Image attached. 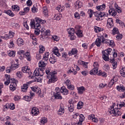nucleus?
Listing matches in <instances>:
<instances>
[{
  "mask_svg": "<svg viewBox=\"0 0 125 125\" xmlns=\"http://www.w3.org/2000/svg\"><path fill=\"white\" fill-rule=\"evenodd\" d=\"M122 38H123V35L122 34H118L116 36V39H117V40H119V41H120V40L122 39Z\"/></svg>",
  "mask_w": 125,
  "mask_h": 125,
  "instance_id": "nucleus-64",
  "label": "nucleus"
},
{
  "mask_svg": "<svg viewBox=\"0 0 125 125\" xmlns=\"http://www.w3.org/2000/svg\"><path fill=\"white\" fill-rule=\"evenodd\" d=\"M74 16L75 18L77 19H80V18H81V15H80L78 12H76L74 14Z\"/></svg>",
  "mask_w": 125,
  "mask_h": 125,
  "instance_id": "nucleus-57",
  "label": "nucleus"
},
{
  "mask_svg": "<svg viewBox=\"0 0 125 125\" xmlns=\"http://www.w3.org/2000/svg\"><path fill=\"white\" fill-rule=\"evenodd\" d=\"M5 77H6V79L7 81L4 82L5 85H8L9 83H10V75H9L8 74H6L5 75Z\"/></svg>",
  "mask_w": 125,
  "mask_h": 125,
  "instance_id": "nucleus-20",
  "label": "nucleus"
},
{
  "mask_svg": "<svg viewBox=\"0 0 125 125\" xmlns=\"http://www.w3.org/2000/svg\"><path fill=\"white\" fill-rule=\"evenodd\" d=\"M110 63H112V68L114 70L117 68V66H118V63L117 62L115 61V60L113 59H110Z\"/></svg>",
  "mask_w": 125,
  "mask_h": 125,
  "instance_id": "nucleus-15",
  "label": "nucleus"
},
{
  "mask_svg": "<svg viewBox=\"0 0 125 125\" xmlns=\"http://www.w3.org/2000/svg\"><path fill=\"white\" fill-rule=\"evenodd\" d=\"M111 109L109 110V112L110 114H114L115 116L118 117V116H121L122 115V112L120 111H116L117 110V108L114 109V107H111Z\"/></svg>",
  "mask_w": 125,
  "mask_h": 125,
  "instance_id": "nucleus-7",
  "label": "nucleus"
},
{
  "mask_svg": "<svg viewBox=\"0 0 125 125\" xmlns=\"http://www.w3.org/2000/svg\"><path fill=\"white\" fill-rule=\"evenodd\" d=\"M115 80H114V78L111 80V81L108 83V87H112L113 86V85L115 83Z\"/></svg>",
  "mask_w": 125,
  "mask_h": 125,
  "instance_id": "nucleus-45",
  "label": "nucleus"
},
{
  "mask_svg": "<svg viewBox=\"0 0 125 125\" xmlns=\"http://www.w3.org/2000/svg\"><path fill=\"white\" fill-rule=\"evenodd\" d=\"M117 89L119 90V91H125V87L123 86H117Z\"/></svg>",
  "mask_w": 125,
  "mask_h": 125,
  "instance_id": "nucleus-43",
  "label": "nucleus"
},
{
  "mask_svg": "<svg viewBox=\"0 0 125 125\" xmlns=\"http://www.w3.org/2000/svg\"><path fill=\"white\" fill-rule=\"evenodd\" d=\"M10 82L11 83H16V84H17V83H18V81L15 80V79L14 78H10Z\"/></svg>",
  "mask_w": 125,
  "mask_h": 125,
  "instance_id": "nucleus-44",
  "label": "nucleus"
},
{
  "mask_svg": "<svg viewBox=\"0 0 125 125\" xmlns=\"http://www.w3.org/2000/svg\"><path fill=\"white\" fill-rule=\"evenodd\" d=\"M98 73V68H94L90 71V75H96Z\"/></svg>",
  "mask_w": 125,
  "mask_h": 125,
  "instance_id": "nucleus-23",
  "label": "nucleus"
},
{
  "mask_svg": "<svg viewBox=\"0 0 125 125\" xmlns=\"http://www.w3.org/2000/svg\"><path fill=\"white\" fill-rule=\"evenodd\" d=\"M13 11H19L20 10V7L17 5H15L12 6Z\"/></svg>",
  "mask_w": 125,
  "mask_h": 125,
  "instance_id": "nucleus-29",
  "label": "nucleus"
},
{
  "mask_svg": "<svg viewBox=\"0 0 125 125\" xmlns=\"http://www.w3.org/2000/svg\"><path fill=\"white\" fill-rule=\"evenodd\" d=\"M0 39H3L4 40H8V39H9V37H8V35L6 34L3 36H0Z\"/></svg>",
  "mask_w": 125,
  "mask_h": 125,
  "instance_id": "nucleus-56",
  "label": "nucleus"
},
{
  "mask_svg": "<svg viewBox=\"0 0 125 125\" xmlns=\"http://www.w3.org/2000/svg\"><path fill=\"white\" fill-rule=\"evenodd\" d=\"M81 26L79 25H76L75 27L74 32H78V31H81L80 29H81Z\"/></svg>",
  "mask_w": 125,
  "mask_h": 125,
  "instance_id": "nucleus-55",
  "label": "nucleus"
},
{
  "mask_svg": "<svg viewBox=\"0 0 125 125\" xmlns=\"http://www.w3.org/2000/svg\"><path fill=\"white\" fill-rule=\"evenodd\" d=\"M25 56L26 57V59L28 61H31L32 59H31V55H30V53L26 52L25 53Z\"/></svg>",
  "mask_w": 125,
  "mask_h": 125,
  "instance_id": "nucleus-33",
  "label": "nucleus"
},
{
  "mask_svg": "<svg viewBox=\"0 0 125 125\" xmlns=\"http://www.w3.org/2000/svg\"><path fill=\"white\" fill-rule=\"evenodd\" d=\"M9 108L11 110H14V109H15V106L13 104H11L9 106Z\"/></svg>",
  "mask_w": 125,
  "mask_h": 125,
  "instance_id": "nucleus-63",
  "label": "nucleus"
},
{
  "mask_svg": "<svg viewBox=\"0 0 125 125\" xmlns=\"http://www.w3.org/2000/svg\"><path fill=\"white\" fill-rule=\"evenodd\" d=\"M21 91L26 92V91H27V89H28V84H24L23 86H21Z\"/></svg>",
  "mask_w": 125,
  "mask_h": 125,
  "instance_id": "nucleus-26",
  "label": "nucleus"
},
{
  "mask_svg": "<svg viewBox=\"0 0 125 125\" xmlns=\"http://www.w3.org/2000/svg\"><path fill=\"white\" fill-rule=\"evenodd\" d=\"M69 35H74L75 34V29L74 28H69L67 29Z\"/></svg>",
  "mask_w": 125,
  "mask_h": 125,
  "instance_id": "nucleus-34",
  "label": "nucleus"
},
{
  "mask_svg": "<svg viewBox=\"0 0 125 125\" xmlns=\"http://www.w3.org/2000/svg\"><path fill=\"white\" fill-rule=\"evenodd\" d=\"M26 4L28 6H31L32 5V4H33V3L32 2V0H28L27 2H26Z\"/></svg>",
  "mask_w": 125,
  "mask_h": 125,
  "instance_id": "nucleus-61",
  "label": "nucleus"
},
{
  "mask_svg": "<svg viewBox=\"0 0 125 125\" xmlns=\"http://www.w3.org/2000/svg\"><path fill=\"white\" fill-rule=\"evenodd\" d=\"M74 104L72 103L69 104L68 105V110L69 112H73L74 111Z\"/></svg>",
  "mask_w": 125,
  "mask_h": 125,
  "instance_id": "nucleus-31",
  "label": "nucleus"
},
{
  "mask_svg": "<svg viewBox=\"0 0 125 125\" xmlns=\"http://www.w3.org/2000/svg\"><path fill=\"white\" fill-rule=\"evenodd\" d=\"M101 39L102 43H105V44H107V45H114V41L105 39L104 36H101Z\"/></svg>",
  "mask_w": 125,
  "mask_h": 125,
  "instance_id": "nucleus-6",
  "label": "nucleus"
},
{
  "mask_svg": "<svg viewBox=\"0 0 125 125\" xmlns=\"http://www.w3.org/2000/svg\"><path fill=\"white\" fill-rule=\"evenodd\" d=\"M4 13H6V14H7L8 15H9V16H11L12 17H13L14 16V14L11 11V10H9L7 11H4Z\"/></svg>",
  "mask_w": 125,
  "mask_h": 125,
  "instance_id": "nucleus-32",
  "label": "nucleus"
},
{
  "mask_svg": "<svg viewBox=\"0 0 125 125\" xmlns=\"http://www.w3.org/2000/svg\"><path fill=\"white\" fill-rule=\"evenodd\" d=\"M46 65H47V62L43 61H40L39 62V67L41 68H44Z\"/></svg>",
  "mask_w": 125,
  "mask_h": 125,
  "instance_id": "nucleus-16",
  "label": "nucleus"
},
{
  "mask_svg": "<svg viewBox=\"0 0 125 125\" xmlns=\"http://www.w3.org/2000/svg\"><path fill=\"white\" fill-rule=\"evenodd\" d=\"M120 73L122 77L125 78V70H124V68H122L121 70L120 71Z\"/></svg>",
  "mask_w": 125,
  "mask_h": 125,
  "instance_id": "nucleus-46",
  "label": "nucleus"
},
{
  "mask_svg": "<svg viewBox=\"0 0 125 125\" xmlns=\"http://www.w3.org/2000/svg\"><path fill=\"white\" fill-rule=\"evenodd\" d=\"M45 73L46 74V78L48 79L47 83L48 84L50 83H54L56 82H57V77L55 76L57 74L56 71H54L50 72L49 68H47L45 70Z\"/></svg>",
  "mask_w": 125,
  "mask_h": 125,
  "instance_id": "nucleus-2",
  "label": "nucleus"
},
{
  "mask_svg": "<svg viewBox=\"0 0 125 125\" xmlns=\"http://www.w3.org/2000/svg\"><path fill=\"white\" fill-rule=\"evenodd\" d=\"M64 112L65 110H64V108L61 106L58 111V115H60L61 116L62 115H63V114H64Z\"/></svg>",
  "mask_w": 125,
  "mask_h": 125,
  "instance_id": "nucleus-27",
  "label": "nucleus"
},
{
  "mask_svg": "<svg viewBox=\"0 0 125 125\" xmlns=\"http://www.w3.org/2000/svg\"><path fill=\"white\" fill-rule=\"evenodd\" d=\"M57 61V59H56V58L54 56L50 57L49 59V62L52 64H54V63H55V62H56Z\"/></svg>",
  "mask_w": 125,
  "mask_h": 125,
  "instance_id": "nucleus-28",
  "label": "nucleus"
},
{
  "mask_svg": "<svg viewBox=\"0 0 125 125\" xmlns=\"http://www.w3.org/2000/svg\"><path fill=\"white\" fill-rule=\"evenodd\" d=\"M78 90L79 94H83V91H85V88L83 86H81L78 88Z\"/></svg>",
  "mask_w": 125,
  "mask_h": 125,
  "instance_id": "nucleus-22",
  "label": "nucleus"
},
{
  "mask_svg": "<svg viewBox=\"0 0 125 125\" xmlns=\"http://www.w3.org/2000/svg\"><path fill=\"white\" fill-rule=\"evenodd\" d=\"M31 114L33 116H38L40 114V110L37 107H33L31 109Z\"/></svg>",
  "mask_w": 125,
  "mask_h": 125,
  "instance_id": "nucleus-9",
  "label": "nucleus"
},
{
  "mask_svg": "<svg viewBox=\"0 0 125 125\" xmlns=\"http://www.w3.org/2000/svg\"><path fill=\"white\" fill-rule=\"evenodd\" d=\"M95 32L96 33H99V32H101V31H103V28H101L100 27H98L97 26L95 27L94 28Z\"/></svg>",
  "mask_w": 125,
  "mask_h": 125,
  "instance_id": "nucleus-40",
  "label": "nucleus"
},
{
  "mask_svg": "<svg viewBox=\"0 0 125 125\" xmlns=\"http://www.w3.org/2000/svg\"><path fill=\"white\" fill-rule=\"evenodd\" d=\"M108 12L109 14L112 15V16H116V15H117V12H116L115 11H113V9L109 10Z\"/></svg>",
  "mask_w": 125,
  "mask_h": 125,
  "instance_id": "nucleus-38",
  "label": "nucleus"
},
{
  "mask_svg": "<svg viewBox=\"0 0 125 125\" xmlns=\"http://www.w3.org/2000/svg\"><path fill=\"white\" fill-rule=\"evenodd\" d=\"M103 58L104 61H109V55L112 54V48H109L107 49L102 52Z\"/></svg>",
  "mask_w": 125,
  "mask_h": 125,
  "instance_id": "nucleus-3",
  "label": "nucleus"
},
{
  "mask_svg": "<svg viewBox=\"0 0 125 125\" xmlns=\"http://www.w3.org/2000/svg\"><path fill=\"white\" fill-rule=\"evenodd\" d=\"M19 24L17 23H13V27H14V28H16V29H18V28H19Z\"/></svg>",
  "mask_w": 125,
  "mask_h": 125,
  "instance_id": "nucleus-60",
  "label": "nucleus"
},
{
  "mask_svg": "<svg viewBox=\"0 0 125 125\" xmlns=\"http://www.w3.org/2000/svg\"><path fill=\"white\" fill-rule=\"evenodd\" d=\"M10 45H9V47L10 48H11L12 47H14V43H13V41H10Z\"/></svg>",
  "mask_w": 125,
  "mask_h": 125,
  "instance_id": "nucleus-62",
  "label": "nucleus"
},
{
  "mask_svg": "<svg viewBox=\"0 0 125 125\" xmlns=\"http://www.w3.org/2000/svg\"><path fill=\"white\" fill-rule=\"evenodd\" d=\"M54 97H55V99H59L60 100H61L62 98L60 92H57L55 93L54 94Z\"/></svg>",
  "mask_w": 125,
  "mask_h": 125,
  "instance_id": "nucleus-13",
  "label": "nucleus"
},
{
  "mask_svg": "<svg viewBox=\"0 0 125 125\" xmlns=\"http://www.w3.org/2000/svg\"><path fill=\"white\" fill-rule=\"evenodd\" d=\"M95 16H97V18L96 19V20H103V19H102L103 17H105V16H107L108 15L107 13H104V12H100V13L96 15V13H95Z\"/></svg>",
  "mask_w": 125,
  "mask_h": 125,
  "instance_id": "nucleus-8",
  "label": "nucleus"
},
{
  "mask_svg": "<svg viewBox=\"0 0 125 125\" xmlns=\"http://www.w3.org/2000/svg\"><path fill=\"white\" fill-rule=\"evenodd\" d=\"M50 31L49 30H47L44 32L43 39H47L49 34H50Z\"/></svg>",
  "mask_w": 125,
  "mask_h": 125,
  "instance_id": "nucleus-35",
  "label": "nucleus"
},
{
  "mask_svg": "<svg viewBox=\"0 0 125 125\" xmlns=\"http://www.w3.org/2000/svg\"><path fill=\"white\" fill-rule=\"evenodd\" d=\"M20 96L15 95L14 98V100H15V101H19V100H20Z\"/></svg>",
  "mask_w": 125,
  "mask_h": 125,
  "instance_id": "nucleus-59",
  "label": "nucleus"
},
{
  "mask_svg": "<svg viewBox=\"0 0 125 125\" xmlns=\"http://www.w3.org/2000/svg\"><path fill=\"white\" fill-rule=\"evenodd\" d=\"M32 12L33 13H36V12H38V8H36V7H33L32 8Z\"/></svg>",
  "mask_w": 125,
  "mask_h": 125,
  "instance_id": "nucleus-58",
  "label": "nucleus"
},
{
  "mask_svg": "<svg viewBox=\"0 0 125 125\" xmlns=\"http://www.w3.org/2000/svg\"><path fill=\"white\" fill-rule=\"evenodd\" d=\"M88 13L89 14V16L90 18H91L92 17V14L93 13V11L91 9H89L88 11Z\"/></svg>",
  "mask_w": 125,
  "mask_h": 125,
  "instance_id": "nucleus-51",
  "label": "nucleus"
},
{
  "mask_svg": "<svg viewBox=\"0 0 125 125\" xmlns=\"http://www.w3.org/2000/svg\"><path fill=\"white\" fill-rule=\"evenodd\" d=\"M77 53H78V50H77V49L75 48L72 49L70 52H68L69 55H75L77 54Z\"/></svg>",
  "mask_w": 125,
  "mask_h": 125,
  "instance_id": "nucleus-24",
  "label": "nucleus"
},
{
  "mask_svg": "<svg viewBox=\"0 0 125 125\" xmlns=\"http://www.w3.org/2000/svg\"><path fill=\"white\" fill-rule=\"evenodd\" d=\"M76 34L79 38L83 37V31L82 30H78L77 32H76Z\"/></svg>",
  "mask_w": 125,
  "mask_h": 125,
  "instance_id": "nucleus-42",
  "label": "nucleus"
},
{
  "mask_svg": "<svg viewBox=\"0 0 125 125\" xmlns=\"http://www.w3.org/2000/svg\"><path fill=\"white\" fill-rule=\"evenodd\" d=\"M43 12L45 15H47V8L46 7H43Z\"/></svg>",
  "mask_w": 125,
  "mask_h": 125,
  "instance_id": "nucleus-54",
  "label": "nucleus"
},
{
  "mask_svg": "<svg viewBox=\"0 0 125 125\" xmlns=\"http://www.w3.org/2000/svg\"><path fill=\"white\" fill-rule=\"evenodd\" d=\"M84 120V116L83 114H81L79 118V122H78L77 125H83V122Z\"/></svg>",
  "mask_w": 125,
  "mask_h": 125,
  "instance_id": "nucleus-19",
  "label": "nucleus"
},
{
  "mask_svg": "<svg viewBox=\"0 0 125 125\" xmlns=\"http://www.w3.org/2000/svg\"><path fill=\"white\" fill-rule=\"evenodd\" d=\"M16 86H17V84H16V83H11L9 86L10 90L12 91L16 90Z\"/></svg>",
  "mask_w": 125,
  "mask_h": 125,
  "instance_id": "nucleus-17",
  "label": "nucleus"
},
{
  "mask_svg": "<svg viewBox=\"0 0 125 125\" xmlns=\"http://www.w3.org/2000/svg\"><path fill=\"white\" fill-rule=\"evenodd\" d=\"M107 26L108 28H112L114 26V22L112 18H109L107 20Z\"/></svg>",
  "mask_w": 125,
  "mask_h": 125,
  "instance_id": "nucleus-11",
  "label": "nucleus"
},
{
  "mask_svg": "<svg viewBox=\"0 0 125 125\" xmlns=\"http://www.w3.org/2000/svg\"><path fill=\"white\" fill-rule=\"evenodd\" d=\"M46 22L45 21L42 20L40 18H36L34 20H31L30 26L31 28L35 29L34 35L35 36H39L40 33H41V30H40L41 24L42 25L45 24Z\"/></svg>",
  "mask_w": 125,
  "mask_h": 125,
  "instance_id": "nucleus-1",
  "label": "nucleus"
},
{
  "mask_svg": "<svg viewBox=\"0 0 125 125\" xmlns=\"http://www.w3.org/2000/svg\"><path fill=\"white\" fill-rule=\"evenodd\" d=\"M53 52L55 55H56L58 57L60 56V53H59V51L58 50V48L57 47H54L53 49Z\"/></svg>",
  "mask_w": 125,
  "mask_h": 125,
  "instance_id": "nucleus-14",
  "label": "nucleus"
},
{
  "mask_svg": "<svg viewBox=\"0 0 125 125\" xmlns=\"http://www.w3.org/2000/svg\"><path fill=\"white\" fill-rule=\"evenodd\" d=\"M42 71H44V68H37L35 69L33 74L35 75V77H38L39 76L42 77V76H43V73L42 74Z\"/></svg>",
  "mask_w": 125,
  "mask_h": 125,
  "instance_id": "nucleus-4",
  "label": "nucleus"
},
{
  "mask_svg": "<svg viewBox=\"0 0 125 125\" xmlns=\"http://www.w3.org/2000/svg\"><path fill=\"white\" fill-rule=\"evenodd\" d=\"M101 40H102V39L101 38V37L100 38H98L96 40L95 44L98 47L100 46V45H101V42H102V41H101Z\"/></svg>",
  "mask_w": 125,
  "mask_h": 125,
  "instance_id": "nucleus-21",
  "label": "nucleus"
},
{
  "mask_svg": "<svg viewBox=\"0 0 125 125\" xmlns=\"http://www.w3.org/2000/svg\"><path fill=\"white\" fill-rule=\"evenodd\" d=\"M21 71L23 72V73H27V74L29 75V78H31V79H36V78H37L35 76H31L32 75V72H31V70H30V69L28 68V66H27L22 67Z\"/></svg>",
  "mask_w": 125,
  "mask_h": 125,
  "instance_id": "nucleus-5",
  "label": "nucleus"
},
{
  "mask_svg": "<svg viewBox=\"0 0 125 125\" xmlns=\"http://www.w3.org/2000/svg\"><path fill=\"white\" fill-rule=\"evenodd\" d=\"M61 93H63V95H67L69 94V90L66 88L65 86H62L60 90Z\"/></svg>",
  "mask_w": 125,
  "mask_h": 125,
  "instance_id": "nucleus-10",
  "label": "nucleus"
},
{
  "mask_svg": "<svg viewBox=\"0 0 125 125\" xmlns=\"http://www.w3.org/2000/svg\"><path fill=\"white\" fill-rule=\"evenodd\" d=\"M18 68V65L17 64H12L11 67H10V69L11 70H16V69H17Z\"/></svg>",
  "mask_w": 125,
  "mask_h": 125,
  "instance_id": "nucleus-47",
  "label": "nucleus"
},
{
  "mask_svg": "<svg viewBox=\"0 0 125 125\" xmlns=\"http://www.w3.org/2000/svg\"><path fill=\"white\" fill-rule=\"evenodd\" d=\"M40 123L41 125H43L44 124H46V123H47V120H46V118H42L41 119Z\"/></svg>",
  "mask_w": 125,
  "mask_h": 125,
  "instance_id": "nucleus-41",
  "label": "nucleus"
},
{
  "mask_svg": "<svg viewBox=\"0 0 125 125\" xmlns=\"http://www.w3.org/2000/svg\"><path fill=\"white\" fill-rule=\"evenodd\" d=\"M105 7H106V4L105 3H104L102 5L96 6V8L99 11H103V10H105Z\"/></svg>",
  "mask_w": 125,
  "mask_h": 125,
  "instance_id": "nucleus-12",
  "label": "nucleus"
},
{
  "mask_svg": "<svg viewBox=\"0 0 125 125\" xmlns=\"http://www.w3.org/2000/svg\"><path fill=\"white\" fill-rule=\"evenodd\" d=\"M24 99L25 100V101H31V99H32V98H31V97H29V96H24Z\"/></svg>",
  "mask_w": 125,
  "mask_h": 125,
  "instance_id": "nucleus-53",
  "label": "nucleus"
},
{
  "mask_svg": "<svg viewBox=\"0 0 125 125\" xmlns=\"http://www.w3.org/2000/svg\"><path fill=\"white\" fill-rule=\"evenodd\" d=\"M67 88L70 90H74V89H75V87L74 86V85L70 84V85L67 86Z\"/></svg>",
  "mask_w": 125,
  "mask_h": 125,
  "instance_id": "nucleus-52",
  "label": "nucleus"
},
{
  "mask_svg": "<svg viewBox=\"0 0 125 125\" xmlns=\"http://www.w3.org/2000/svg\"><path fill=\"white\" fill-rule=\"evenodd\" d=\"M115 7L116 8V9L118 13H122V9H121V7H119L118 4H115Z\"/></svg>",
  "mask_w": 125,
  "mask_h": 125,
  "instance_id": "nucleus-39",
  "label": "nucleus"
},
{
  "mask_svg": "<svg viewBox=\"0 0 125 125\" xmlns=\"http://www.w3.org/2000/svg\"><path fill=\"white\" fill-rule=\"evenodd\" d=\"M75 5L77 8H81V7H82V5L81 4V2L79 0L76 1L75 2Z\"/></svg>",
  "mask_w": 125,
  "mask_h": 125,
  "instance_id": "nucleus-36",
  "label": "nucleus"
},
{
  "mask_svg": "<svg viewBox=\"0 0 125 125\" xmlns=\"http://www.w3.org/2000/svg\"><path fill=\"white\" fill-rule=\"evenodd\" d=\"M14 34L15 33L13 32L9 31V35H8L9 39H11V38H13V37H14Z\"/></svg>",
  "mask_w": 125,
  "mask_h": 125,
  "instance_id": "nucleus-49",
  "label": "nucleus"
},
{
  "mask_svg": "<svg viewBox=\"0 0 125 125\" xmlns=\"http://www.w3.org/2000/svg\"><path fill=\"white\" fill-rule=\"evenodd\" d=\"M40 49L39 51V52L40 54H42L43 53V52L45 51V48H44V47L42 46V45H40L39 46Z\"/></svg>",
  "mask_w": 125,
  "mask_h": 125,
  "instance_id": "nucleus-25",
  "label": "nucleus"
},
{
  "mask_svg": "<svg viewBox=\"0 0 125 125\" xmlns=\"http://www.w3.org/2000/svg\"><path fill=\"white\" fill-rule=\"evenodd\" d=\"M83 102H79L77 104V109L80 110V109H82L83 108Z\"/></svg>",
  "mask_w": 125,
  "mask_h": 125,
  "instance_id": "nucleus-37",
  "label": "nucleus"
},
{
  "mask_svg": "<svg viewBox=\"0 0 125 125\" xmlns=\"http://www.w3.org/2000/svg\"><path fill=\"white\" fill-rule=\"evenodd\" d=\"M44 28H42L41 30H40V32H41V37L40 38V39L41 41H43L44 40V38L43 37H44Z\"/></svg>",
  "mask_w": 125,
  "mask_h": 125,
  "instance_id": "nucleus-30",
  "label": "nucleus"
},
{
  "mask_svg": "<svg viewBox=\"0 0 125 125\" xmlns=\"http://www.w3.org/2000/svg\"><path fill=\"white\" fill-rule=\"evenodd\" d=\"M116 34H119V30L118 28H114L112 30V35H116Z\"/></svg>",
  "mask_w": 125,
  "mask_h": 125,
  "instance_id": "nucleus-48",
  "label": "nucleus"
},
{
  "mask_svg": "<svg viewBox=\"0 0 125 125\" xmlns=\"http://www.w3.org/2000/svg\"><path fill=\"white\" fill-rule=\"evenodd\" d=\"M17 43L18 46H22L24 44V41L21 38H19L17 41Z\"/></svg>",
  "mask_w": 125,
  "mask_h": 125,
  "instance_id": "nucleus-18",
  "label": "nucleus"
},
{
  "mask_svg": "<svg viewBox=\"0 0 125 125\" xmlns=\"http://www.w3.org/2000/svg\"><path fill=\"white\" fill-rule=\"evenodd\" d=\"M8 55L9 56L14 57V56H15V52L14 51H12L8 53Z\"/></svg>",
  "mask_w": 125,
  "mask_h": 125,
  "instance_id": "nucleus-50",
  "label": "nucleus"
}]
</instances>
